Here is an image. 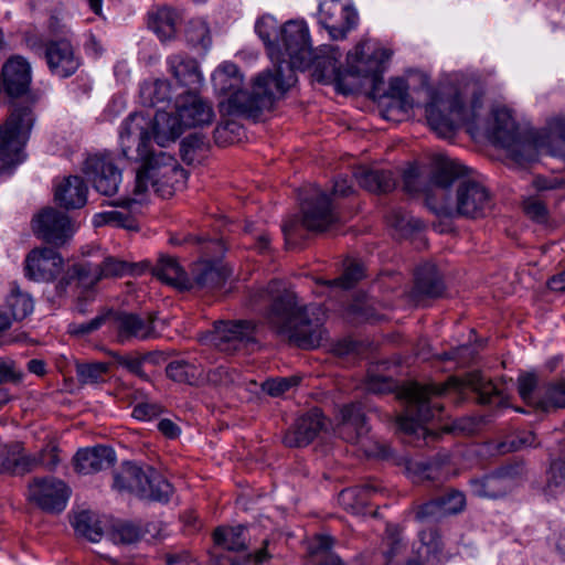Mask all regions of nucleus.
<instances>
[{
    "instance_id": "obj_1",
    "label": "nucleus",
    "mask_w": 565,
    "mask_h": 565,
    "mask_svg": "<svg viewBox=\"0 0 565 565\" xmlns=\"http://www.w3.org/2000/svg\"><path fill=\"white\" fill-rule=\"evenodd\" d=\"M486 94L484 84L476 77L460 76L429 90L425 118L439 137L450 139L461 125L478 129L477 119Z\"/></svg>"
},
{
    "instance_id": "obj_2",
    "label": "nucleus",
    "mask_w": 565,
    "mask_h": 565,
    "mask_svg": "<svg viewBox=\"0 0 565 565\" xmlns=\"http://www.w3.org/2000/svg\"><path fill=\"white\" fill-rule=\"evenodd\" d=\"M463 168L447 158L436 161L431 183L437 186L433 198L427 199V205L440 216H463L477 218L486 216L492 207L489 191L482 184L473 181L461 182L456 191L455 200L446 199V189L463 174Z\"/></svg>"
},
{
    "instance_id": "obj_3",
    "label": "nucleus",
    "mask_w": 565,
    "mask_h": 565,
    "mask_svg": "<svg viewBox=\"0 0 565 565\" xmlns=\"http://www.w3.org/2000/svg\"><path fill=\"white\" fill-rule=\"evenodd\" d=\"M151 119L141 113H134L122 122L119 138L121 152L129 158L132 147H136L137 159L142 161L135 180L134 195H143L151 184L156 188L160 177L183 175L184 170L177 160L164 151L153 152L149 149Z\"/></svg>"
},
{
    "instance_id": "obj_4",
    "label": "nucleus",
    "mask_w": 565,
    "mask_h": 565,
    "mask_svg": "<svg viewBox=\"0 0 565 565\" xmlns=\"http://www.w3.org/2000/svg\"><path fill=\"white\" fill-rule=\"evenodd\" d=\"M484 134L492 143L503 148L520 164L536 159V145L522 131L514 111L505 105H495L491 108Z\"/></svg>"
},
{
    "instance_id": "obj_5",
    "label": "nucleus",
    "mask_w": 565,
    "mask_h": 565,
    "mask_svg": "<svg viewBox=\"0 0 565 565\" xmlns=\"http://www.w3.org/2000/svg\"><path fill=\"white\" fill-rule=\"evenodd\" d=\"M324 312L320 306H300L296 297L285 294V335L301 349H315L324 338Z\"/></svg>"
},
{
    "instance_id": "obj_6",
    "label": "nucleus",
    "mask_w": 565,
    "mask_h": 565,
    "mask_svg": "<svg viewBox=\"0 0 565 565\" xmlns=\"http://www.w3.org/2000/svg\"><path fill=\"white\" fill-rule=\"evenodd\" d=\"M282 88V76L266 70L258 74L254 79L253 90L241 89L239 87L232 90L223 92L228 95L226 102L221 105L226 107L230 115H242L247 117H256L263 110H268L274 106L275 94Z\"/></svg>"
},
{
    "instance_id": "obj_7",
    "label": "nucleus",
    "mask_w": 565,
    "mask_h": 565,
    "mask_svg": "<svg viewBox=\"0 0 565 565\" xmlns=\"http://www.w3.org/2000/svg\"><path fill=\"white\" fill-rule=\"evenodd\" d=\"M448 387V384H419L411 382L404 385L398 396L407 402L406 414L398 417L399 429L407 434H415L422 425L434 419L443 409L436 401Z\"/></svg>"
},
{
    "instance_id": "obj_8",
    "label": "nucleus",
    "mask_w": 565,
    "mask_h": 565,
    "mask_svg": "<svg viewBox=\"0 0 565 565\" xmlns=\"http://www.w3.org/2000/svg\"><path fill=\"white\" fill-rule=\"evenodd\" d=\"M114 488L159 502H167L173 491L172 486L156 469L148 466L142 468L132 462L122 463L114 475Z\"/></svg>"
},
{
    "instance_id": "obj_9",
    "label": "nucleus",
    "mask_w": 565,
    "mask_h": 565,
    "mask_svg": "<svg viewBox=\"0 0 565 565\" xmlns=\"http://www.w3.org/2000/svg\"><path fill=\"white\" fill-rule=\"evenodd\" d=\"M33 122L31 107L17 105L6 122L0 125V172L20 162Z\"/></svg>"
},
{
    "instance_id": "obj_10",
    "label": "nucleus",
    "mask_w": 565,
    "mask_h": 565,
    "mask_svg": "<svg viewBox=\"0 0 565 565\" xmlns=\"http://www.w3.org/2000/svg\"><path fill=\"white\" fill-rule=\"evenodd\" d=\"M309 29L303 20L285 22V63L291 74L285 76V90L297 83L296 72H305L313 62Z\"/></svg>"
},
{
    "instance_id": "obj_11",
    "label": "nucleus",
    "mask_w": 565,
    "mask_h": 565,
    "mask_svg": "<svg viewBox=\"0 0 565 565\" xmlns=\"http://www.w3.org/2000/svg\"><path fill=\"white\" fill-rule=\"evenodd\" d=\"M258 323L254 320H220L214 323L212 344L220 351L233 354L257 344Z\"/></svg>"
},
{
    "instance_id": "obj_12",
    "label": "nucleus",
    "mask_w": 565,
    "mask_h": 565,
    "mask_svg": "<svg viewBox=\"0 0 565 565\" xmlns=\"http://www.w3.org/2000/svg\"><path fill=\"white\" fill-rule=\"evenodd\" d=\"M157 312H132L125 310L107 311V320L111 321L118 343L125 344L134 340L146 341L159 335L154 322Z\"/></svg>"
},
{
    "instance_id": "obj_13",
    "label": "nucleus",
    "mask_w": 565,
    "mask_h": 565,
    "mask_svg": "<svg viewBox=\"0 0 565 565\" xmlns=\"http://www.w3.org/2000/svg\"><path fill=\"white\" fill-rule=\"evenodd\" d=\"M82 170L98 193L111 196L118 192L121 171L108 154L95 153L88 156Z\"/></svg>"
},
{
    "instance_id": "obj_14",
    "label": "nucleus",
    "mask_w": 565,
    "mask_h": 565,
    "mask_svg": "<svg viewBox=\"0 0 565 565\" xmlns=\"http://www.w3.org/2000/svg\"><path fill=\"white\" fill-rule=\"evenodd\" d=\"M249 305L260 313L263 322L276 333L282 332V282L273 279L264 288L253 291Z\"/></svg>"
},
{
    "instance_id": "obj_15",
    "label": "nucleus",
    "mask_w": 565,
    "mask_h": 565,
    "mask_svg": "<svg viewBox=\"0 0 565 565\" xmlns=\"http://www.w3.org/2000/svg\"><path fill=\"white\" fill-rule=\"evenodd\" d=\"M70 489L54 477L34 478L28 487V499L45 512H61L65 509Z\"/></svg>"
},
{
    "instance_id": "obj_16",
    "label": "nucleus",
    "mask_w": 565,
    "mask_h": 565,
    "mask_svg": "<svg viewBox=\"0 0 565 565\" xmlns=\"http://www.w3.org/2000/svg\"><path fill=\"white\" fill-rule=\"evenodd\" d=\"M358 15L348 0H320L319 21L333 40L343 39Z\"/></svg>"
},
{
    "instance_id": "obj_17",
    "label": "nucleus",
    "mask_w": 565,
    "mask_h": 565,
    "mask_svg": "<svg viewBox=\"0 0 565 565\" xmlns=\"http://www.w3.org/2000/svg\"><path fill=\"white\" fill-rule=\"evenodd\" d=\"M33 230L38 236L56 247L64 245L74 232L70 217L53 207H46L36 215Z\"/></svg>"
},
{
    "instance_id": "obj_18",
    "label": "nucleus",
    "mask_w": 565,
    "mask_h": 565,
    "mask_svg": "<svg viewBox=\"0 0 565 565\" xmlns=\"http://www.w3.org/2000/svg\"><path fill=\"white\" fill-rule=\"evenodd\" d=\"M63 258L50 247L31 250L25 259V275L35 281H52L62 271Z\"/></svg>"
},
{
    "instance_id": "obj_19",
    "label": "nucleus",
    "mask_w": 565,
    "mask_h": 565,
    "mask_svg": "<svg viewBox=\"0 0 565 565\" xmlns=\"http://www.w3.org/2000/svg\"><path fill=\"white\" fill-rule=\"evenodd\" d=\"M303 225L309 231L322 232L337 221L326 192L315 189L302 202Z\"/></svg>"
},
{
    "instance_id": "obj_20",
    "label": "nucleus",
    "mask_w": 565,
    "mask_h": 565,
    "mask_svg": "<svg viewBox=\"0 0 565 565\" xmlns=\"http://www.w3.org/2000/svg\"><path fill=\"white\" fill-rule=\"evenodd\" d=\"M256 32L262 39L268 57L273 62V73L279 72L281 75L282 63V23L276 18L265 14L256 22Z\"/></svg>"
},
{
    "instance_id": "obj_21",
    "label": "nucleus",
    "mask_w": 565,
    "mask_h": 565,
    "mask_svg": "<svg viewBox=\"0 0 565 565\" xmlns=\"http://www.w3.org/2000/svg\"><path fill=\"white\" fill-rule=\"evenodd\" d=\"M44 56L51 72L62 78L73 75L79 66L73 46L66 40L49 42L45 45Z\"/></svg>"
},
{
    "instance_id": "obj_22",
    "label": "nucleus",
    "mask_w": 565,
    "mask_h": 565,
    "mask_svg": "<svg viewBox=\"0 0 565 565\" xmlns=\"http://www.w3.org/2000/svg\"><path fill=\"white\" fill-rule=\"evenodd\" d=\"M194 90H188L177 106V113L185 128L209 125L214 117L211 105L199 97Z\"/></svg>"
},
{
    "instance_id": "obj_23",
    "label": "nucleus",
    "mask_w": 565,
    "mask_h": 565,
    "mask_svg": "<svg viewBox=\"0 0 565 565\" xmlns=\"http://www.w3.org/2000/svg\"><path fill=\"white\" fill-rule=\"evenodd\" d=\"M449 462V456L443 455L429 460H411L406 469L414 482H444L452 475Z\"/></svg>"
},
{
    "instance_id": "obj_24",
    "label": "nucleus",
    "mask_w": 565,
    "mask_h": 565,
    "mask_svg": "<svg viewBox=\"0 0 565 565\" xmlns=\"http://www.w3.org/2000/svg\"><path fill=\"white\" fill-rule=\"evenodd\" d=\"M365 415L360 404H348L340 409L338 434L347 443L360 445L369 434Z\"/></svg>"
},
{
    "instance_id": "obj_25",
    "label": "nucleus",
    "mask_w": 565,
    "mask_h": 565,
    "mask_svg": "<svg viewBox=\"0 0 565 565\" xmlns=\"http://www.w3.org/2000/svg\"><path fill=\"white\" fill-rule=\"evenodd\" d=\"M115 462L114 449L102 445L79 449L73 458L74 469L82 475H92L109 469Z\"/></svg>"
},
{
    "instance_id": "obj_26",
    "label": "nucleus",
    "mask_w": 565,
    "mask_h": 565,
    "mask_svg": "<svg viewBox=\"0 0 565 565\" xmlns=\"http://www.w3.org/2000/svg\"><path fill=\"white\" fill-rule=\"evenodd\" d=\"M3 86L11 97L25 94L31 83L30 64L21 56L11 57L2 67Z\"/></svg>"
},
{
    "instance_id": "obj_27",
    "label": "nucleus",
    "mask_w": 565,
    "mask_h": 565,
    "mask_svg": "<svg viewBox=\"0 0 565 565\" xmlns=\"http://www.w3.org/2000/svg\"><path fill=\"white\" fill-rule=\"evenodd\" d=\"M54 198L66 210L81 209L87 202V186L81 177L70 175L56 186Z\"/></svg>"
},
{
    "instance_id": "obj_28",
    "label": "nucleus",
    "mask_w": 565,
    "mask_h": 565,
    "mask_svg": "<svg viewBox=\"0 0 565 565\" xmlns=\"http://www.w3.org/2000/svg\"><path fill=\"white\" fill-rule=\"evenodd\" d=\"M152 274L162 282L180 290H189L192 288L191 280L186 273L173 256L161 255L152 268Z\"/></svg>"
},
{
    "instance_id": "obj_29",
    "label": "nucleus",
    "mask_w": 565,
    "mask_h": 565,
    "mask_svg": "<svg viewBox=\"0 0 565 565\" xmlns=\"http://www.w3.org/2000/svg\"><path fill=\"white\" fill-rule=\"evenodd\" d=\"M153 139L160 147L175 141L182 134L184 125L178 113L172 114L164 110H158L151 120Z\"/></svg>"
},
{
    "instance_id": "obj_30",
    "label": "nucleus",
    "mask_w": 565,
    "mask_h": 565,
    "mask_svg": "<svg viewBox=\"0 0 565 565\" xmlns=\"http://www.w3.org/2000/svg\"><path fill=\"white\" fill-rule=\"evenodd\" d=\"M335 47H330L328 52L318 54L313 52V62L310 67L313 68L312 76L319 83H335L338 87L341 86V71L339 65V57Z\"/></svg>"
},
{
    "instance_id": "obj_31",
    "label": "nucleus",
    "mask_w": 565,
    "mask_h": 565,
    "mask_svg": "<svg viewBox=\"0 0 565 565\" xmlns=\"http://www.w3.org/2000/svg\"><path fill=\"white\" fill-rule=\"evenodd\" d=\"M323 428L321 413L318 409L297 419L292 430L288 435V444L295 447L306 446L313 440Z\"/></svg>"
},
{
    "instance_id": "obj_32",
    "label": "nucleus",
    "mask_w": 565,
    "mask_h": 565,
    "mask_svg": "<svg viewBox=\"0 0 565 565\" xmlns=\"http://www.w3.org/2000/svg\"><path fill=\"white\" fill-rule=\"evenodd\" d=\"M465 385L478 394V399L481 404L508 406V395L491 381L486 380L479 372L467 374Z\"/></svg>"
},
{
    "instance_id": "obj_33",
    "label": "nucleus",
    "mask_w": 565,
    "mask_h": 565,
    "mask_svg": "<svg viewBox=\"0 0 565 565\" xmlns=\"http://www.w3.org/2000/svg\"><path fill=\"white\" fill-rule=\"evenodd\" d=\"M168 65L177 82L189 87V90L196 89L201 84L202 75L194 58L177 54L169 57Z\"/></svg>"
},
{
    "instance_id": "obj_34",
    "label": "nucleus",
    "mask_w": 565,
    "mask_h": 565,
    "mask_svg": "<svg viewBox=\"0 0 565 565\" xmlns=\"http://www.w3.org/2000/svg\"><path fill=\"white\" fill-rule=\"evenodd\" d=\"M193 275L192 288L213 290L225 284L231 270L223 265L203 262L195 267Z\"/></svg>"
},
{
    "instance_id": "obj_35",
    "label": "nucleus",
    "mask_w": 565,
    "mask_h": 565,
    "mask_svg": "<svg viewBox=\"0 0 565 565\" xmlns=\"http://www.w3.org/2000/svg\"><path fill=\"white\" fill-rule=\"evenodd\" d=\"M354 177L363 189L374 193L390 192L396 185V180L388 170L359 168Z\"/></svg>"
},
{
    "instance_id": "obj_36",
    "label": "nucleus",
    "mask_w": 565,
    "mask_h": 565,
    "mask_svg": "<svg viewBox=\"0 0 565 565\" xmlns=\"http://www.w3.org/2000/svg\"><path fill=\"white\" fill-rule=\"evenodd\" d=\"M445 286L435 265L426 264L416 273L414 295L436 298L443 295Z\"/></svg>"
},
{
    "instance_id": "obj_37",
    "label": "nucleus",
    "mask_w": 565,
    "mask_h": 565,
    "mask_svg": "<svg viewBox=\"0 0 565 565\" xmlns=\"http://www.w3.org/2000/svg\"><path fill=\"white\" fill-rule=\"evenodd\" d=\"M348 68L352 75L372 76L373 81L379 79L380 62L376 53L365 56L364 44H358L353 52L348 53Z\"/></svg>"
},
{
    "instance_id": "obj_38",
    "label": "nucleus",
    "mask_w": 565,
    "mask_h": 565,
    "mask_svg": "<svg viewBox=\"0 0 565 565\" xmlns=\"http://www.w3.org/2000/svg\"><path fill=\"white\" fill-rule=\"evenodd\" d=\"M246 526H218L213 532L214 543L231 552H246L249 540L246 536Z\"/></svg>"
},
{
    "instance_id": "obj_39",
    "label": "nucleus",
    "mask_w": 565,
    "mask_h": 565,
    "mask_svg": "<svg viewBox=\"0 0 565 565\" xmlns=\"http://www.w3.org/2000/svg\"><path fill=\"white\" fill-rule=\"evenodd\" d=\"M177 14L169 8H159L148 14L149 28L162 40L175 34Z\"/></svg>"
},
{
    "instance_id": "obj_40",
    "label": "nucleus",
    "mask_w": 565,
    "mask_h": 565,
    "mask_svg": "<svg viewBox=\"0 0 565 565\" xmlns=\"http://www.w3.org/2000/svg\"><path fill=\"white\" fill-rule=\"evenodd\" d=\"M148 532L140 523L117 521L111 525L109 536L116 544L130 545L141 541Z\"/></svg>"
},
{
    "instance_id": "obj_41",
    "label": "nucleus",
    "mask_w": 565,
    "mask_h": 565,
    "mask_svg": "<svg viewBox=\"0 0 565 565\" xmlns=\"http://www.w3.org/2000/svg\"><path fill=\"white\" fill-rule=\"evenodd\" d=\"M419 540L422 543L419 553L428 562L440 563L448 558V556L444 553V544L437 529L429 527L420 531Z\"/></svg>"
},
{
    "instance_id": "obj_42",
    "label": "nucleus",
    "mask_w": 565,
    "mask_h": 565,
    "mask_svg": "<svg viewBox=\"0 0 565 565\" xmlns=\"http://www.w3.org/2000/svg\"><path fill=\"white\" fill-rule=\"evenodd\" d=\"M471 492L478 498L497 499L509 492L505 481L498 473L470 481Z\"/></svg>"
},
{
    "instance_id": "obj_43",
    "label": "nucleus",
    "mask_w": 565,
    "mask_h": 565,
    "mask_svg": "<svg viewBox=\"0 0 565 565\" xmlns=\"http://www.w3.org/2000/svg\"><path fill=\"white\" fill-rule=\"evenodd\" d=\"M110 363L107 362H76L75 373L82 385H95L106 382Z\"/></svg>"
},
{
    "instance_id": "obj_44",
    "label": "nucleus",
    "mask_w": 565,
    "mask_h": 565,
    "mask_svg": "<svg viewBox=\"0 0 565 565\" xmlns=\"http://www.w3.org/2000/svg\"><path fill=\"white\" fill-rule=\"evenodd\" d=\"M409 83L404 78H394L390 83L387 98L390 99L387 111L398 109L406 113L413 107V99L408 95Z\"/></svg>"
},
{
    "instance_id": "obj_45",
    "label": "nucleus",
    "mask_w": 565,
    "mask_h": 565,
    "mask_svg": "<svg viewBox=\"0 0 565 565\" xmlns=\"http://www.w3.org/2000/svg\"><path fill=\"white\" fill-rule=\"evenodd\" d=\"M73 526L78 535L90 542H99L104 534L97 516L89 511H81L75 514Z\"/></svg>"
},
{
    "instance_id": "obj_46",
    "label": "nucleus",
    "mask_w": 565,
    "mask_h": 565,
    "mask_svg": "<svg viewBox=\"0 0 565 565\" xmlns=\"http://www.w3.org/2000/svg\"><path fill=\"white\" fill-rule=\"evenodd\" d=\"M93 224L96 227L104 225H111L115 227H122L128 231H138V224L134 216L125 211H105L94 215Z\"/></svg>"
},
{
    "instance_id": "obj_47",
    "label": "nucleus",
    "mask_w": 565,
    "mask_h": 565,
    "mask_svg": "<svg viewBox=\"0 0 565 565\" xmlns=\"http://www.w3.org/2000/svg\"><path fill=\"white\" fill-rule=\"evenodd\" d=\"M536 446H539L536 435L533 431L522 430L507 436L504 440L497 444L495 449L499 454H508Z\"/></svg>"
},
{
    "instance_id": "obj_48",
    "label": "nucleus",
    "mask_w": 565,
    "mask_h": 565,
    "mask_svg": "<svg viewBox=\"0 0 565 565\" xmlns=\"http://www.w3.org/2000/svg\"><path fill=\"white\" fill-rule=\"evenodd\" d=\"M167 376L180 383L193 385L196 383L201 370L184 360L172 361L166 367Z\"/></svg>"
},
{
    "instance_id": "obj_49",
    "label": "nucleus",
    "mask_w": 565,
    "mask_h": 565,
    "mask_svg": "<svg viewBox=\"0 0 565 565\" xmlns=\"http://www.w3.org/2000/svg\"><path fill=\"white\" fill-rule=\"evenodd\" d=\"M565 491V460L556 459L547 471L544 493L548 498H556Z\"/></svg>"
},
{
    "instance_id": "obj_50",
    "label": "nucleus",
    "mask_w": 565,
    "mask_h": 565,
    "mask_svg": "<svg viewBox=\"0 0 565 565\" xmlns=\"http://www.w3.org/2000/svg\"><path fill=\"white\" fill-rule=\"evenodd\" d=\"M7 307L14 320H23L32 312L33 302L28 294H23L17 287H13L7 298Z\"/></svg>"
},
{
    "instance_id": "obj_51",
    "label": "nucleus",
    "mask_w": 565,
    "mask_h": 565,
    "mask_svg": "<svg viewBox=\"0 0 565 565\" xmlns=\"http://www.w3.org/2000/svg\"><path fill=\"white\" fill-rule=\"evenodd\" d=\"M215 86L221 92H230L242 85V76L238 67L233 63H224L213 77Z\"/></svg>"
},
{
    "instance_id": "obj_52",
    "label": "nucleus",
    "mask_w": 565,
    "mask_h": 565,
    "mask_svg": "<svg viewBox=\"0 0 565 565\" xmlns=\"http://www.w3.org/2000/svg\"><path fill=\"white\" fill-rule=\"evenodd\" d=\"M186 40L193 46H200L203 50L210 47L212 43L211 32L206 22L192 20L188 24L185 32Z\"/></svg>"
},
{
    "instance_id": "obj_53",
    "label": "nucleus",
    "mask_w": 565,
    "mask_h": 565,
    "mask_svg": "<svg viewBox=\"0 0 565 565\" xmlns=\"http://www.w3.org/2000/svg\"><path fill=\"white\" fill-rule=\"evenodd\" d=\"M364 276V270L362 265L358 263H350L343 274L332 280H324L323 284L330 287H337L341 289H350L352 288L359 280H361Z\"/></svg>"
},
{
    "instance_id": "obj_54",
    "label": "nucleus",
    "mask_w": 565,
    "mask_h": 565,
    "mask_svg": "<svg viewBox=\"0 0 565 565\" xmlns=\"http://www.w3.org/2000/svg\"><path fill=\"white\" fill-rule=\"evenodd\" d=\"M72 279H76L78 285L85 289L94 287L100 279L98 268L90 263H82L73 266Z\"/></svg>"
},
{
    "instance_id": "obj_55",
    "label": "nucleus",
    "mask_w": 565,
    "mask_h": 565,
    "mask_svg": "<svg viewBox=\"0 0 565 565\" xmlns=\"http://www.w3.org/2000/svg\"><path fill=\"white\" fill-rule=\"evenodd\" d=\"M20 444L0 447V473L19 475Z\"/></svg>"
},
{
    "instance_id": "obj_56",
    "label": "nucleus",
    "mask_w": 565,
    "mask_h": 565,
    "mask_svg": "<svg viewBox=\"0 0 565 565\" xmlns=\"http://www.w3.org/2000/svg\"><path fill=\"white\" fill-rule=\"evenodd\" d=\"M210 383L216 386H238L242 384L241 374L234 370L225 366H218L207 373Z\"/></svg>"
},
{
    "instance_id": "obj_57",
    "label": "nucleus",
    "mask_w": 565,
    "mask_h": 565,
    "mask_svg": "<svg viewBox=\"0 0 565 565\" xmlns=\"http://www.w3.org/2000/svg\"><path fill=\"white\" fill-rule=\"evenodd\" d=\"M436 499L443 516L462 511L466 504L463 493L457 490H450Z\"/></svg>"
},
{
    "instance_id": "obj_58",
    "label": "nucleus",
    "mask_w": 565,
    "mask_h": 565,
    "mask_svg": "<svg viewBox=\"0 0 565 565\" xmlns=\"http://www.w3.org/2000/svg\"><path fill=\"white\" fill-rule=\"evenodd\" d=\"M96 266L98 268L100 279L121 277L129 273L132 268L131 264L115 257H107L102 264Z\"/></svg>"
},
{
    "instance_id": "obj_59",
    "label": "nucleus",
    "mask_w": 565,
    "mask_h": 565,
    "mask_svg": "<svg viewBox=\"0 0 565 565\" xmlns=\"http://www.w3.org/2000/svg\"><path fill=\"white\" fill-rule=\"evenodd\" d=\"M550 132L558 140V145L552 147L550 152L553 156L565 158V116H556L547 122Z\"/></svg>"
},
{
    "instance_id": "obj_60",
    "label": "nucleus",
    "mask_w": 565,
    "mask_h": 565,
    "mask_svg": "<svg viewBox=\"0 0 565 565\" xmlns=\"http://www.w3.org/2000/svg\"><path fill=\"white\" fill-rule=\"evenodd\" d=\"M539 404L545 411L550 407L565 408V382L552 384L546 391L545 399Z\"/></svg>"
},
{
    "instance_id": "obj_61",
    "label": "nucleus",
    "mask_w": 565,
    "mask_h": 565,
    "mask_svg": "<svg viewBox=\"0 0 565 565\" xmlns=\"http://www.w3.org/2000/svg\"><path fill=\"white\" fill-rule=\"evenodd\" d=\"M390 224L403 235L422 228V222L419 220H415L404 212H393L390 216Z\"/></svg>"
},
{
    "instance_id": "obj_62",
    "label": "nucleus",
    "mask_w": 565,
    "mask_h": 565,
    "mask_svg": "<svg viewBox=\"0 0 565 565\" xmlns=\"http://www.w3.org/2000/svg\"><path fill=\"white\" fill-rule=\"evenodd\" d=\"M142 94H147L150 104L156 105L171 99V86L168 81L157 79L152 85L145 87Z\"/></svg>"
},
{
    "instance_id": "obj_63",
    "label": "nucleus",
    "mask_w": 565,
    "mask_h": 565,
    "mask_svg": "<svg viewBox=\"0 0 565 565\" xmlns=\"http://www.w3.org/2000/svg\"><path fill=\"white\" fill-rule=\"evenodd\" d=\"M332 546L333 539L330 535H316L309 546V554L312 557L315 564L318 563V559L324 558L326 555H331Z\"/></svg>"
},
{
    "instance_id": "obj_64",
    "label": "nucleus",
    "mask_w": 565,
    "mask_h": 565,
    "mask_svg": "<svg viewBox=\"0 0 565 565\" xmlns=\"http://www.w3.org/2000/svg\"><path fill=\"white\" fill-rule=\"evenodd\" d=\"M497 473L505 481L508 490L510 491L518 481H521L526 476V468L524 463L515 462L502 467Z\"/></svg>"
}]
</instances>
